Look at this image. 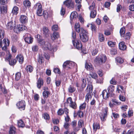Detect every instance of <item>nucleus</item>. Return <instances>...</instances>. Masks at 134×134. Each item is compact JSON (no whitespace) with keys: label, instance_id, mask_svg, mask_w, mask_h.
Here are the masks:
<instances>
[{"label":"nucleus","instance_id":"f257e3e1","mask_svg":"<svg viewBox=\"0 0 134 134\" xmlns=\"http://www.w3.org/2000/svg\"><path fill=\"white\" fill-rule=\"evenodd\" d=\"M107 59L105 55L102 54L96 57L94 60V63L97 66H100L105 63Z\"/></svg>","mask_w":134,"mask_h":134},{"label":"nucleus","instance_id":"f03ea898","mask_svg":"<svg viewBox=\"0 0 134 134\" xmlns=\"http://www.w3.org/2000/svg\"><path fill=\"white\" fill-rule=\"evenodd\" d=\"M86 90L87 93L85 96V100L86 102H88L89 101V99L91 98L92 97L91 94L93 91L92 85L91 84H88Z\"/></svg>","mask_w":134,"mask_h":134},{"label":"nucleus","instance_id":"7ed1b4c3","mask_svg":"<svg viewBox=\"0 0 134 134\" xmlns=\"http://www.w3.org/2000/svg\"><path fill=\"white\" fill-rule=\"evenodd\" d=\"M38 42L40 43L43 48L45 50H52V48L51 47V44L47 42H45L43 39H38Z\"/></svg>","mask_w":134,"mask_h":134},{"label":"nucleus","instance_id":"20e7f679","mask_svg":"<svg viewBox=\"0 0 134 134\" xmlns=\"http://www.w3.org/2000/svg\"><path fill=\"white\" fill-rule=\"evenodd\" d=\"M79 35L80 38L83 42H85L88 40V33L87 32L82 28H81V32Z\"/></svg>","mask_w":134,"mask_h":134},{"label":"nucleus","instance_id":"39448f33","mask_svg":"<svg viewBox=\"0 0 134 134\" xmlns=\"http://www.w3.org/2000/svg\"><path fill=\"white\" fill-rule=\"evenodd\" d=\"M33 8L34 9L36 10L37 14L38 15L41 16L43 15L42 6L40 3H37L34 5Z\"/></svg>","mask_w":134,"mask_h":134},{"label":"nucleus","instance_id":"423d86ee","mask_svg":"<svg viewBox=\"0 0 134 134\" xmlns=\"http://www.w3.org/2000/svg\"><path fill=\"white\" fill-rule=\"evenodd\" d=\"M6 62L9 63V64L11 66L14 65L16 63L17 60L16 59H13L12 55L9 54L5 58Z\"/></svg>","mask_w":134,"mask_h":134},{"label":"nucleus","instance_id":"0eeeda50","mask_svg":"<svg viewBox=\"0 0 134 134\" xmlns=\"http://www.w3.org/2000/svg\"><path fill=\"white\" fill-rule=\"evenodd\" d=\"M89 9L91 10L90 17L92 18H94L97 14V12L95 8V3L93 2L91 5L89 7Z\"/></svg>","mask_w":134,"mask_h":134},{"label":"nucleus","instance_id":"6e6552de","mask_svg":"<svg viewBox=\"0 0 134 134\" xmlns=\"http://www.w3.org/2000/svg\"><path fill=\"white\" fill-rule=\"evenodd\" d=\"M27 29V27L25 25H18L14 27V32L18 34L21 31H23Z\"/></svg>","mask_w":134,"mask_h":134},{"label":"nucleus","instance_id":"1a4fd4ad","mask_svg":"<svg viewBox=\"0 0 134 134\" xmlns=\"http://www.w3.org/2000/svg\"><path fill=\"white\" fill-rule=\"evenodd\" d=\"M16 105L20 110H24L26 106L25 102L24 100L19 101L16 103Z\"/></svg>","mask_w":134,"mask_h":134},{"label":"nucleus","instance_id":"9d476101","mask_svg":"<svg viewBox=\"0 0 134 134\" xmlns=\"http://www.w3.org/2000/svg\"><path fill=\"white\" fill-rule=\"evenodd\" d=\"M24 39L25 42L29 44L32 43L33 38L31 35L28 33H26L24 36Z\"/></svg>","mask_w":134,"mask_h":134},{"label":"nucleus","instance_id":"9b49d317","mask_svg":"<svg viewBox=\"0 0 134 134\" xmlns=\"http://www.w3.org/2000/svg\"><path fill=\"white\" fill-rule=\"evenodd\" d=\"M72 42L74 46L76 48L79 49L81 48L82 45L80 41L74 40H72Z\"/></svg>","mask_w":134,"mask_h":134},{"label":"nucleus","instance_id":"f8f14e48","mask_svg":"<svg viewBox=\"0 0 134 134\" xmlns=\"http://www.w3.org/2000/svg\"><path fill=\"white\" fill-rule=\"evenodd\" d=\"M67 102L69 104V106L72 108L75 109L76 108L77 105L75 102L72 101L71 97H69L67 100Z\"/></svg>","mask_w":134,"mask_h":134},{"label":"nucleus","instance_id":"ddd939ff","mask_svg":"<svg viewBox=\"0 0 134 134\" xmlns=\"http://www.w3.org/2000/svg\"><path fill=\"white\" fill-rule=\"evenodd\" d=\"M72 64H74V63L67 61L64 63L63 65V68L66 69H68L71 68V65Z\"/></svg>","mask_w":134,"mask_h":134},{"label":"nucleus","instance_id":"4468645a","mask_svg":"<svg viewBox=\"0 0 134 134\" xmlns=\"http://www.w3.org/2000/svg\"><path fill=\"white\" fill-rule=\"evenodd\" d=\"M64 4L70 8H73L74 7L73 2L71 0H66L64 2Z\"/></svg>","mask_w":134,"mask_h":134},{"label":"nucleus","instance_id":"2eb2a0df","mask_svg":"<svg viewBox=\"0 0 134 134\" xmlns=\"http://www.w3.org/2000/svg\"><path fill=\"white\" fill-rule=\"evenodd\" d=\"M108 110L107 108L104 109V111L103 113H101L100 115V118L101 120L102 121H104L106 120V118L107 117Z\"/></svg>","mask_w":134,"mask_h":134},{"label":"nucleus","instance_id":"dca6fc26","mask_svg":"<svg viewBox=\"0 0 134 134\" xmlns=\"http://www.w3.org/2000/svg\"><path fill=\"white\" fill-rule=\"evenodd\" d=\"M28 18L25 15H22L20 16V22L24 24L27 22Z\"/></svg>","mask_w":134,"mask_h":134},{"label":"nucleus","instance_id":"f3484780","mask_svg":"<svg viewBox=\"0 0 134 134\" xmlns=\"http://www.w3.org/2000/svg\"><path fill=\"white\" fill-rule=\"evenodd\" d=\"M114 87L113 85H111L109 86L108 88V93H107V97L108 98L109 96V94L112 93L114 91Z\"/></svg>","mask_w":134,"mask_h":134},{"label":"nucleus","instance_id":"a211bd4d","mask_svg":"<svg viewBox=\"0 0 134 134\" xmlns=\"http://www.w3.org/2000/svg\"><path fill=\"white\" fill-rule=\"evenodd\" d=\"M14 27H15V22H13L12 21L8 23L7 25V28L9 30L12 29Z\"/></svg>","mask_w":134,"mask_h":134},{"label":"nucleus","instance_id":"6ab92c4d","mask_svg":"<svg viewBox=\"0 0 134 134\" xmlns=\"http://www.w3.org/2000/svg\"><path fill=\"white\" fill-rule=\"evenodd\" d=\"M16 60H18L20 64H22L24 62V58L23 55L21 54L18 55L16 57Z\"/></svg>","mask_w":134,"mask_h":134},{"label":"nucleus","instance_id":"aec40b11","mask_svg":"<svg viewBox=\"0 0 134 134\" xmlns=\"http://www.w3.org/2000/svg\"><path fill=\"white\" fill-rule=\"evenodd\" d=\"M119 45L120 49L121 50L124 51L126 48V46L123 41L120 42Z\"/></svg>","mask_w":134,"mask_h":134},{"label":"nucleus","instance_id":"412c9836","mask_svg":"<svg viewBox=\"0 0 134 134\" xmlns=\"http://www.w3.org/2000/svg\"><path fill=\"white\" fill-rule=\"evenodd\" d=\"M43 79L41 78H39L37 84V87L39 89H40L41 86L43 85Z\"/></svg>","mask_w":134,"mask_h":134},{"label":"nucleus","instance_id":"4be33fe9","mask_svg":"<svg viewBox=\"0 0 134 134\" xmlns=\"http://www.w3.org/2000/svg\"><path fill=\"white\" fill-rule=\"evenodd\" d=\"M59 37V35L58 32H54L52 35L51 36V38L52 40L54 41Z\"/></svg>","mask_w":134,"mask_h":134},{"label":"nucleus","instance_id":"5701e85b","mask_svg":"<svg viewBox=\"0 0 134 134\" xmlns=\"http://www.w3.org/2000/svg\"><path fill=\"white\" fill-rule=\"evenodd\" d=\"M86 68L89 71L92 70L93 69V67L92 64L90 63L89 64L86 63L85 64Z\"/></svg>","mask_w":134,"mask_h":134},{"label":"nucleus","instance_id":"b1692460","mask_svg":"<svg viewBox=\"0 0 134 134\" xmlns=\"http://www.w3.org/2000/svg\"><path fill=\"white\" fill-rule=\"evenodd\" d=\"M75 29L76 31L77 32H80L81 31V28H80V26L79 23H76L75 24Z\"/></svg>","mask_w":134,"mask_h":134},{"label":"nucleus","instance_id":"393cba45","mask_svg":"<svg viewBox=\"0 0 134 134\" xmlns=\"http://www.w3.org/2000/svg\"><path fill=\"white\" fill-rule=\"evenodd\" d=\"M78 17V14L76 12H72L71 14L70 18V20H72L74 19L77 18Z\"/></svg>","mask_w":134,"mask_h":134},{"label":"nucleus","instance_id":"a878e982","mask_svg":"<svg viewBox=\"0 0 134 134\" xmlns=\"http://www.w3.org/2000/svg\"><path fill=\"white\" fill-rule=\"evenodd\" d=\"M93 126L94 131H95V132L98 129H100V125L98 123L94 122Z\"/></svg>","mask_w":134,"mask_h":134},{"label":"nucleus","instance_id":"bb28decb","mask_svg":"<svg viewBox=\"0 0 134 134\" xmlns=\"http://www.w3.org/2000/svg\"><path fill=\"white\" fill-rule=\"evenodd\" d=\"M1 13L2 14L6 13L7 12V8L6 7L4 6H1L0 8Z\"/></svg>","mask_w":134,"mask_h":134},{"label":"nucleus","instance_id":"cd10ccee","mask_svg":"<svg viewBox=\"0 0 134 134\" xmlns=\"http://www.w3.org/2000/svg\"><path fill=\"white\" fill-rule=\"evenodd\" d=\"M9 134H15L16 133V129L13 126L10 127V130L9 131Z\"/></svg>","mask_w":134,"mask_h":134},{"label":"nucleus","instance_id":"c85d7f7f","mask_svg":"<svg viewBox=\"0 0 134 134\" xmlns=\"http://www.w3.org/2000/svg\"><path fill=\"white\" fill-rule=\"evenodd\" d=\"M43 33L46 36L48 35L49 33V30L47 27H44L43 29Z\"/></svg>","mask_w":134,"mask_h":134},{"label":"nucleus","instance_id":"c756f323","mask_svg":"<svg viewBox=\"0 0 134 134\" xmlns=\"http://www.w3.org/2000/svg\"><path fill=\"white\" fill-rule=\"evenodd\" d=\"M18 8L16 6L14 7L12 10V12L13 14L16 15L18 13Z\"/></svg>","mask_w":134,"mask_h":134},{"label":"nucleus","instance_id":"7c9ffc66","mask_svg":"<svg viewBox=\"0 0 134 134\" xmlns=\"http://www.w3.org/2000/svg\"><path fill=\"white\" fill-rule=\"evenodd\" d=\"M31 5L30 1L29 0H26L24 2V5L25 7H29Z\"/></svg>","mask_w":134,"mask_h":134},{"label":"nucleus","instance_id":"2f4dec72","mask_svg":"<svg viewBox=\"0 0 134 134\" xmlns=\"http://www.w3.org/2000/svg\"><path fill=\"white\" fill-rule=\"evenodd\" d=\"M50 92H49L44 91L43 92V97L45 98H47L48 96L50 94Z\"/></svg>","mask_w":134,"mask_h":134},{"label":"nucleus","instance_id":"473e14b6","mask_svg":"<svg viewBox=\"0 0 134 134\" xmlns=\"http://www.w3.org/2000/svg\"><path fill=\"white\" fill-rule=\"evenodd\" d=\"M81 87L82 88H85L86 85V81L85 79H82L81 81Z\"/></svg>","mask_w":134,"mask_h":134},{"label":"nucleus","instance_id":"72a5a7b5","mask_svg":"<svg viewBox=\"0 0 134 134\" xmlns=\"http://www.w3.org/2000/svg\"><path fill=\"white\" fill-rule=\"evenodd\" d=\"M90 75L92 78L94 79H96L97 77V74L94 72H91L90 73Z\"/></svg>","mask_w":134,"mask_h":134},{"label":"nucleus","instance_id":"f704fd0d","mask_svg":"<svg viewBox=\"0 0 134 134\" xmlns=\"http://www.w3.org/2000/svg\"><path fill=\"white\" fill-rule=\"evenodd\" d=\"M18 126L20 127H23L25 126V124L21 120L18 121Z\"/></svg>","mask_w":134,"mask_h":134},{"label":"nucleus","instance_id":"c9c22d12","mask_svg":"<svg viewBox=\"0 0 134 134\" xmlns=\"http://www.w3.org/2000/svg\"><path fill=\"white\" fill-rule=\"evenodd\" d=\"M125 28H121L120 30V34L121 36L124 37V36L125 33Z\"/></svg>","mask_w":134,"mask_h":134},{"label":"nucleus","instance_id":"e433bc0d","mask_svg":"<svg viewBox=\"0 0 134 134\" xmlns=\"http://www.w3.org/2000/svg\"><path fill=\"white\" fill-rule=\"evenodd\" d=\"M9 43L10 41L8 39H7V40L5 38L3 39V43L4 44V45L9 46Z\"/></svg>","mask_w":134,"mask_h":134},{"label":"nucleus","instance_id":"4c0bfd02","mask_svg":"<svg viewBox=\"0 0 134 134\" xmlns=\"http://www.w3.org/2000/svg\"><path fill=\"white\" fill-rule=\"evenodd\" d=\"M98 52L97 48H93L91 51V53L92 55L95 56L97 54Z\"/></svg>","mask_w":134,"mask_h":134},{"label":"nucleus","instance_id":"58836bf2","mask_svg":"<svg viewBox=\"0 0 134 134\" xmlns=\"http://www.w3.org/2000/svg\"><path fill=\"white\" fill-rule=\"evenodd\" d=\"M33 68L31 65H29L27 66L26 70L27 72H31L33 70Z\"/></svg>","mask_w":134,"mask_h":134},{"label":"nucleus","instance_id":"ea45409f","mask_svg":"<svg viewBox=\"0 0 134 134\" xmlns=\"http://www.w3.org/2000/svg\"><path fill=\"white\" fill-rule=\"evenodd\" d=\"M68 90L69 92L72 93L74 92L75 89L72 86L70 85L68 88Z\"/></svg>","mask_w":134,"mask_h":134},{"label":"nucleus","instance_id":"a19ab883","mask_svg":"<svg viewBox=\"0 0 134 134\" xmlns=\"http://www.w3.org/2000/svg\"><path fill=\"white\" fill-rule=\"evenodd\" d=\"M44 119L46 120H49L50 117L49 115L47 113H44L42 115Z\"/></svg>","mask_w":134,"mask_h":134},{"label":"nucleus","instance_id":"79ce46f5","mask_svg":"<svg viewBox=\"0 0 134 134\" xmlns=\"http://www.w3.org/2000/svg\"><path fill=\"white\" fill-rule=\"evenodd\" d=\"M21 74L20 72H18L15 74V80L18 81L20 78Z\"/></svg>","mask_w":134,"mask_h":134},{"label":"nucleus","instance_id":"37998d69","mask_svg":"<svg viewBox=\"0 0 134 134\" xmlns=\"http://www.w3.org/2000/svg\"><path fill=\"white\" fill-rule=\"evenodd\" d=\"M108 46L111 47H114L116 44V42H113L111 41H109L108 42Z\"/></svg>","mask_w":134,"mask_h":134},{"label":"nucleus","instance_id":"c03bdc74","mask_svg":"<svg viewBox=\"0 0 134 134\" xmlns=\"http://www.w3.org/2000/svg\"><path fill=\"white\" fill-rule=\"evenodd\" d=\"M116 61L117 62L121 64L124 62V60L120 57H117L116 59Z\"/></svg>","mask_w":134,"mask_h":134},{"label":"nucleus","instance_id":"a18cd8bd","mask_svg":"<svg viewBox=\"0 0 134 134\" xmlns=\"http://www.w3.org/2000/svg\"><path fill=\"white\" fill-rule=\"evenodd\" d=\"M131 35V34L130 32L127 33L124 36L125 39L126 40H129L130 38Z\"/></svg>","mask_w":134,"mask_h":134},{"label":"nucleus","instance_id":"49530a36","mask_svg":"<svg viewBox=\"0 0 134 134\" xmlns=\"http://www.w3.org/2000/svg\"><path fill=\"white\" fill-rule=\"evenodd\" d=\"M99 39L100 42H102L104 40V36L102 34H99Z\"/></svg>","mask_w":134,"mask_h":134},{"label":"nucleus","instance_id":"de8ad7c7","mask_svg":"<svg viewBox=\"0 0 134 134\" xmlns=\"http://www.w3.org/2000/svg\"><path fill=\"white\" fill-rule=\"evenodd\" d=\"M107 92L106 90H104L102 92V95L103 98L106 99L108 98L107 97Z\"/></svg>","mask_w":134,"mask_h":134},{"label":"nucleus","instance_id":"09e8293b","mask_svg":"<svg viewBox=\"0 0 134 134\" xmlns=\"http://www.w3.org/2000/svg\"><path fill=\"white\" fill-rule=\"evenodd\" d=\"M4 31L3 30L0 29V39H2L4 37Z\"/></svg>","mask_w":134,"mask_h":134},{"label":"nucleus","instance_id":"8fccbe9b","mask_svg":"<svg viewBox=\"0 0 134 134\" xmlns=\"http://www.w3.org/2000/svg\"><path fill=\"white\" fill-rule=\"evenodd\" d=\"M86 104L85 103H84L81 104L79 107V109L80 110H83L86 108Z\"/></svg>","mask_w":134,"mask_h":134},{"label":"nucleus","instance_id":"3c124183","mask_svg":"<svg viewBox=\"0 0 134 134\" xmlns=\"http://www.w3.org/2000/svg\"><path fill=\"white\" fill-rule=\"evenodd\" d=\"M64 113V111L62 109H59L58 111V114L59 115H62Z\"/></svg>","mask_w":134,"mask_h":134},{"label":"nucleus","instance_id":"603ef678","mask_svg":"<svg viewBox=\"0 0 134 134\" xmlns=\"http://www.w3.org/2000/svg\"><path fill=\"white\" fill-rule=\"evenodd\" d=\"M58 29V26L57 25H55L53 26L52 27V30L53 31H57Z\"/></svg>","mask_w":134,"mask_h":134},{"label":"nucleus","instance_id":"864d4df0","mask_svg":"<svg viewBox=\"0 0 134 134\" xmlns=\"http://www.w3.org/2000/svg\"><path fill=\"white\" fill-rule=\"evenodd\" d=\"M111 101L114 105H120V102H118L115 99H113L111 100Z\"/></svg>","mask_w":134,"mask_h":134},{"label":"nucleus","instance_id":"5fc2aeb1","mask_svg":"<svg viewBox=\"0 0 134 134\" xmlns=\"http://www.w3.org/2000/svg\"><path fill=\"white\" fill-rule=\"evenodd\" d=\"M38 46L37 45H35L32 46V49L33 52L37 51L38 50Z\"/></svg>","mask_w":134,"mask_h":134},{"label":"nucleus","instance_id":"6e6d98bb","mask_svg":"<svg viewBox=\"0 0 134 134\" xmlns=\"http://www.w3.org/2000/svg\"><path fill=\"white\" fill-rule=\"evenodd\" d=\"M92 30L94 31V32L96 31V27L94 25L92 24H91L90 25Z\"/></svg>","mask_w":134,"mask_h":134},{"label":"nucleus","instance_id":"4d7b16f0","mask_svg":"<svg viewBox=\"0 0 134 134\" xmlns=\"http://www.w3.org/2000/svg\"><path fill=\"white\" fill-rule=\"evenodd\" d=\"M38 61L39 63H42L43 61V57L41 56H40L38 59Z\"/></svg>","mask_w":134,"mask_h":134},{"label":"nucleus","instance_id":"13d9d810","mask_svg":"<svg viewBox=\"0 0 134 134\" xmlns=\"http://www.w3.org/2000/svg\"><path fill=\"white\" fill-rule=\"evenodd\" d=\"M76 124L77 121L75 120H74L71 123V125L73 128L76 127Z\"/></svg>","mask_w":134,"mask_h":134},{"label":"nucleus","instance_id":"bf43d9fd","mask_svg":"<svg viewBox=\"0 0 134 134\" xmlns=\"http://www.w3.org/2000/svg\"><path fill=\"white\" fill-rule=\"evenodd\" d=\"M83 121L82 120H80L78 122V126L80 128H81L82 127Z\"/></svg>","mask_w":134,"mask_h":134},{"label":"nucleus","instance_id":"052dcab7","mask_svg":"<svg viewBox=\"0 0 134 134\" xmlns=\"http://www.w3.org/2000/svg\"><path fill=\"white\" fill-rule=\"evenodd\" d=\"M42 13H43V14L44 18L46 19H47L48 16V13L46 11H44Z\"/></svg>","mask_w":134,"mask_h":134},{"label":"nucleus","instance_id":"680f3d73","mask_svg":"<svg viewBox=\"0 0 134 134\" xmlns=\"http://www.w3.org/2000/svg\"><path fill=\"white\" fill-rule=\"evenodd\" d=\"M77 115L80 118L83 117V116L82 112L80 110H79L78 111Z\"/></svg>","mask_w":134,"mask_h":134},{"label":"nucleus","instance_id":"e2e57ef3","mask_svg":"<svg viewBox=\"0 0 134 134\" xmlns=\"http://www.w3.org/2000/svg\"><path fill=\"white\" fill-rule=\"evenodd\" d=\"M110 83L111 84L116 85V82L115 79L113 78L110 81Z\"/></svg>","mask_w":134,"mask_h":134},{"label":"nucleus","instance_id":"0e129e2a","mask_svg":"<svg viewBox=\"0 0 134 134\" xmlns=\"http://www.w3.org/2000/svg\"><path fill=\"white\" fill-rule=\"evenodd\" d=\"M61 83V81L60 80H55V83L57 86H59Z\"/></svg>","mask_w":134,"mask_h":134},{"label":"nucleus","instance_id":"69168bd1","mask_svg":"<svg viewBox=\"0 0 134 134\" xmlns=\"http://www.w3.org/2000/svg\"><path fill=\"white\" fill-rule=\"evenodd\" d=\"M65 11V9L63 8L62 7L60 11V14L61 15H63L64 14Z\"/></svg>","mask_w":134,"mask_h":134},{"label":"nucleus","instance_id":"338daca9","mask_svg":"<svg viewBox=\"0 0 134 134\" xmlns=\"http://www.w3.org/2000/svg\"><path fill=\"white\" fill-rule=\"evenodd\" d=\"M96 100L94 99H93L90 102L91 105H95L96 104Z\"/></svg>","mask_w":134,"mask_h":134},{"label":"nucleus","instance_id":"774afa93","mask_svg":"<svg viewBox=\"0 0 134 134\" xmlns=\"http://www.w3.org/2000/svg\"><path fill=\"white\" fill-rule=\"evenodd\" d=\"M129 9L131 11H134V4L130 5L129 7Z\"/></svg>","mask_w":134,"mask_h":134}]
</instances>
